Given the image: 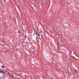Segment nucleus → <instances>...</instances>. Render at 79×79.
Instances as JSON below:
<instances>
[{
    "mask_svg": "<svg viewBox=\"0 0 79 79\" xmlns=\"http://www.w3.org/2000/svg\"><path fill=\"white\" fill-rule=\"evenodd\" d=\"M4 78H6V75H3L2 77H0V79H4Z\"/></svg>",
    "mask_w": 79,
    "mask_h": 79,
    "instance_id": "f257e3e1",
    "label": "nucleus"
},
{
    "mask_svg": "<svg viewBox=\"0 0 79 79\" xmlns=\"http://www.w3.org/2000/svg\"><path fill=\"white\" fill-rule=\"evenodd\" d=\"M76 56V54H74V53H73V55H71V54L70 55V56H71V57H72V58H75L74 56Z\"/></svg>",
    "mask_w": 79,
    "mask_h": 79,
    "instance_id": "f03ea898",
    "label": "nucleus"
},
{
    "mask_svg": "<svg viewBox=\"0 0 79 79\" xmlns=\"http://www.w3.org/2000/svg\"><path fill=\"white\" fill-rule=\"evenodd\" d=\"M0 72L1 73H2V74H4V73H5V72L4 71H0Z\"/></svg>",
    "mask_w": 79,
    "mask_h": 79,
    "instance_id": "7ed1b4c3",
    "label": "nucleus"
},
{
    "mask_svg": "<svg viewBox=\"0 0 79 79\" xmlns=\"http://www.w3.org/2000/svg\"><path fill=\"white\" fill-rule=\"evenodd\" d=\"M1 67L2 68H5V67L4 66H2Z\"/></svg>",
    "mask_w": 79,
    "mask_h": 79,
    "instance_id": "20e7f679",
    "label": "nucleus"
},
{
    "mask_svg": "<svg viewBox=\"0 0 79 79\" xmlns=\"http://www.w3.org/2000/svg\"><path fill=\"white\" fill-rule=\"evenodd\" d=\"M38 33V31H37L36 33V35H37Z\"/></svg>",
    "mask_w": 79,
    "mask_h": 79,
    "instance_id": "39448f33",
    "label": "nucleus"
},
{
    "mask_svg": "<svg viewBox=\"0 0 79 79\" xmlns=\"http://www.w3.org/2000/svg\"><path fill=\"white\" fill-rule=\"evenodd\" d=\"M38 35L39 37H40V35H39V34H38Z\"/></svg>",
    "mask_w": 79,
    "mask_h": 79,
    "instance_id": "423d86ee",
    "label": "nucleus"
},
{
    "mask_svg": "<svg viewBox=\"0 0 79 79\" xmlns=\"http://www.w3.org/2000/svg\"><path fill=\"white\" fill-rule=\"evenodd\" d=\"M29 79H32V78H31V77H29Z\"/></svg>",
    "mask_w": 79,
    "mask_h": 79,
    "instance_id": "0eeeda50",
    "label": "nucleus"
},
{
    "mask_svg": "<svg viewBox=\"0 0 79 79\" xmlns=\"http://www.w3.org/2000/svg\"><path fill=\"white\" fill-rule=\"evenodd\" d=\"M74 70H75L76 71H77H77L76 70L74 69Z\"/></svg>",
    "mask_w": 79,
    "mask_h": 79,
    "instance_id": "6e6552de",
    "label": "nucleus"
},
{
    "mask_svg": "<svg viewBox=\"0 0 79 79\" xmlns=\"http://www.w3.org/2000/svg\"><path fill=\"white\" fill-rule=\"evenodd\" d=\"M12 77H14V76L13 75H12Z\"/></svg>",
    "mask_w": 79,
    "mask_h": 79,
    "instance_id": "1a4fd4ad",
    "label": "nucleus"
},
{
    "mask_svg": "<svg viewBox=\"0 0 79 79\" xmlns=\"http://www.w3.org/2000/svg\"><path fill=\"white\" fill-rule=\"evenodd\" d=\"M18 32L19 33L20 32V31H19Z\"/></svg>",
    "mask_w": 79,
    "mask_h": 79,
    "instance_id": "9d476101",
    "label": "nucleus"
},
{
    "mask_svg": "<svg viewBox=\"0 0 79 79\" xmlns=\"http://www.w3.org/2000/svg\"><path fill=\"white\" fill-rule=\"evenodd\" d=\"M3 43H5V42L4 41V42H3Z\"/></svg>",
    "mask_w": 79,
    "mask_h": 79,
    "instance_id": "9b49d317",
    "label": "nucleus"
},
{
    "mask_svg": "<svg viewBox=\"0 0 79 79\" xmlns=\"http://www.w3.org/2000/svg\"><path fill=\"white\" fill-rule=\"evenodd\" d=\"M15 77H17V76H15Z\"/></svg>",
    "mask_w": 79,
    "mask_h": 79,
    "instance_id": "f8f14e48",
    "label": "nucleus"
},
{
    "mask_svg": "<svg viewBox=\"0 0 79 79\" xmlns=\"http://www.w3.org/2000/svg\"><path fill=\"white\" fill-rule=\"evenodd\" d=\"M13 47H15V46H13Z\"/></svg>",
    "mask_w": 79,
    "mask_h": 79,
    "instance_id": "ddd939ff",
    "label": "nucleus"
}]
</instances>
